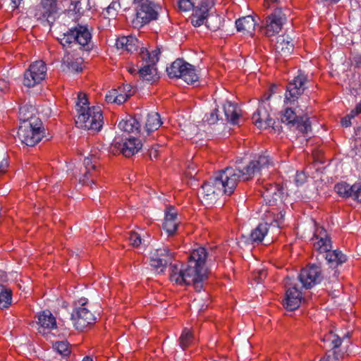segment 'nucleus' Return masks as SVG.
<instances>
[{"instance_id": "nucleus-43", "label": "nucleus", "mask_w": 361, "mask_h": 361, "mask_svg": "<svg viewBox=\"0 0 361 361\" xmlns=\"http://www.w3.org/2000/svg\"><path fill=\"white\" fill-rule=\"evenodd\" d=\"M186 171L185 173L188 177L193 178L197 174V165L192 161V159H188L185 162Z\"/></svg>"}, {"instance_id": "nucleus-36", "label": "nucleus", "mask_w": 361, "mask_h": 361, "mask_svg": "<svg viewBox=\"0 0 361 361\" xmlns=\"http://www.w3.org/2000/svg\"><path fill=\"white\" fill-rule=\"evenodd\" d=\"M307 82V75L305 73H300L291 81H290L289 83L293 84V86H296V88H300L301 90V92L303 94L306 89V84Z\"/></svg>"}, {"instance_id": "nucleus-8", "label": "nucleus", "mask_w": 361, "mask_h": 361, "mask_svg": "<svg viewBox=\"0 0 361 361\" xmlns=\"http://www.w3.org/2000/svg\"><path fill=\"white\" fill-rule=\"evenodd\" d=\"M35 121L22 123L18 128L17 132L18 137L27 146H34L44 136V133L41 130V121L37 120H35Z\"/></svg>"}, {"instance_id": "nucleus-4", "label": "nucleus", "mask_w": 361, "mask_h": 361, "mask_svg": "<svg viewBox=\"0 0 361 361\" xmlns=\"http://www.w3.org/2000/svg\"><path fill=\"white\" fill-rule=\"evenodd\" d=\"M78 116L76 124L82 128L98 132L103 126V115L99 106H89L87 94L79 92L76 102Z\"/></svg>"}, {"instance_id": "nucleus-38", "label": "nucleus", "mask_w": 361, "mask_h": 361, "mask_svg": "<svg viewBox=\"0 0 361 361\" xmlns=\"http://www.w3.org/2000/svg\"><path fill=\"white\" fill-rule=\"evenodd\" d=\"M53 348L63 357H66L71 353L69 344L66 341L56 342L53 345Z\"/></svg>"}, {"instance_id": "nucleus-28", "label": "nucleus", "mask_w": 361, "mask_h": 361, "mask_svg": "<svg viewBox=\"0 0 361 361\" xmlns=\"http://www.w3.org/2000/svg\"><path fill=\"white\" fill-rule=\"evenodd\" d=\"M146 63L145 65L139 69L138 73L142 80L152 83L159 78L157 76V71L154 65L150 63Z\"/></svg>"}, {"instance_id": "nucleus-19", "label": "nucleus", "mask_w": 361, "mask_h": 361, "mask_svg": "<svg viewBox=\"0 0 361 361\" xmlns=\"http://www.w3.org/2000/svg\"><path fill=\"white\" fill-rule=\"evenodd\" d=\"M177 212L173 207H169L165 214L163 228L169 235H173L178 228Z\"/></svg>"}, {"instance_id": "nucleus-20", "label": "nucleus", "mask_w": 361, "mask_h": 361, "mask_svg": "<svg viewBox=\"0 0 361 361\" xmlns=\"http://www.w3.org/2000/svg\"><path fill=\"white\" fill-rule=\"evenodd\" d=\"M82 58L76 57L70 53H66L62 58V66L70 72H81L82 71Z\"/></svg>"}, {"instance_id": "nucleus-50", "label": "nucleus", "mask_w": 361, "mask_h": 361, "mask_svg": "<svg viewBox=\"0 0 361 361\" xmlns=\"http://www.w3.org/2000/svg\"><path fill=\"white\" fill-rule=\"evenodd\" d=\"M130 97V94H118L117 92L116 94V104H121L123 103H124L127 99L128 98H129Z\"/></svg>"}, {"instance_id": "nucleus-24", "label": "nucleus", "mask_w": 361, "mask_h": 361, "mask_svg": "<svg viewBox=\"0 0 361 361\" xmlns=\"http://www.w3.org/2000/svg\"><path fill=\"white\" fill-rule=\"evenodd\" d=\"M116 46L117 49H121L130 53L137 51L139 47L137 39L133 36H123L116 39Z\"/></svg>"}, {"instance_id": "nucleus-48", "label": "nucleus", "mask_w": 361, "mask_h": 361, "mask_svg": "<svg viewBox=\"0 0 361 361\" xmlns=\"http://www.w3.org/2000/svg\"><path fill=\"white\" fill-rule=\"evenodd\" d=\"M307 180V176L303 171L298 172L295 176V182L298 186L303 185Z\"/></svg>"}, {"instance_id": "nucleus-7", "label": "nucleus", "mask_w": 361, "mask_h": 361, "mask_svg": "<svg viewBox=\"0 0 361 361\" xmlns=\"http://www.w3.org/2000/svg\"><path fill=\"white\" fill-rule=\"evenodd\" d=\"M166 71L170 78H181L188 84H194L199 79L195 67L180 59L173 61Z\"/></svg>"}, {"instance_id": "nucleus-6", "label": "nucleus", "mask_w": 361, "mask_h": 361, "mask_svg": "<svg viewBox=\"0 0 361 361\" xmlns=\"http://www.w3.org/2000/svg\"><path fill=\"white\" fill-rule=\"evenodd\" d=\"M136 11L133 20L134 27L140 28L158 18L159 6L150 0H133Z\"/></svg>"}, {"instance_id": "nucleus-41", "label": "nucleus", "mask_w": 361, "mask_h": 361, "mask_svg": "<svg viewBox=\"0 0 361 361\" xmlns=\"http://www.w3.org/2000/svg\"><path fill=\"white\" fill-rule=\"evenodd\" d=\"M32 113L29 112V107L27 106H21L19 109V117L20 120L24 122H33L32 118H31Z\"/></svg>"}, {"instance_id": "nucleus-56", "label": "nucleus", "mask_w": 361, "mask_h": 361, "mask_svg": "<svg viewBox=\"0 0 361 361\" xmlns=\"http://www.w3.org/2000/svg\"><path fill=\"white\" fill-rule=\"evenodd\" d=\"M8 163L7 161V159H4L1 163H0V172L1 173H3V172H5V171L6 170V169L8 168Z\"/></svg>"}, {"instance_id": "nucleus-9", "label": "nucleus", "mask_w": 361, "mask_h": 361, "mask_svg": "<svg viewBox=\"0 0 361 361\" xmlns=\"http://www.w3.org/2000/svg\"><path fill=\"white\" fill-rule=\"evenodd\" d=\"M270 105H267L264 101L259 102L257 110L253 114L252 119L255 126L259 128H271L275 133H280L282 127L276 124V121L270 117Z\"/></svg>"}, {"instance_id": "nucleus-59", "label": "nucleus", "mask_w": 361, "mask_h": 361, "mask_svg": "<svg viewBox=\"0 0 361 361\" xmlns=\"http://www.w3.org/2000/svg\"><path fill=\"white\" fill-rule=\"evenodd\" d=\"M21 1L22 0H11L12 8L13 9L17 8L19 6Z\"/></svg>"}, {"instance_id": "nucleus-44", "label": "nucleus", "mask_w": 361, "mask_h": 361, "mask_svg": "<svg viewBox=\"0 0 361 361\" xmlns=\"http://www.w3.org/2000/svg\"><path fill=\"white\" fill-rule=\"evenodd\" d=\"M286 298H295V300H301V292L296 288L295 285H294L293 287L288 288L286 294Z\"/></svg>"}, {"instance_id": "nucleus-33", "label": "nucleus", "mask_w": 361, "mask_h": 361, "mask_svg": "<svg viewBox=\"0 0 361 361\" xmlns=\"http://www.w3.org/2000/svg\"><path fill=\"white\" fill-rule=\"evenodd\" d=\"M11 290L2 285H0V309L8 308L11 304Z\"/></svg>"}, {"instance_id": "nucleus-51", "label": "nucleus", "mask_w": 361, "mask_h": 361, "mask_svg": "<svg viewBox=\"0 0 361 361\" xmlns=\"http://www.w3.org/2000/svg\"><path fill=\"white\" fill-rule=\"evenodd\" d=\"M267 271L261 269L257 272V276H255V280L257 281V283H259L267 277Z\"/></svg>"}, {"instance_id": "nucleus-35", "label": "nucleus", "mask_w": 361, "mask_h": 361, "mask_svg": "<svg viewBox=\"0 0 361 361\" xmlns=\"http://www.w3.org/2000/svg\"><path fill=\"white\" fill-rule=\"evenodd\" d=\"M204 120L209 125L216 123L219 121L224 122V117L221 115V111L219 109H214L209 114L204 116Z\"/></svg>"}, {"instance_id": "nucleus-53", "label": "nucleus", "mask_w": 361, "mask_h": 361, "mask_svg": "<svg viewBox=\"0 0 361 361\" xmlns=\"http://www.w3.org/2000/svg\"><path fill=\"white\" fill-rule=\"evenodd\" d=\"M334 338L331 340L333 348H338L342 343V339L337 335H333Z\"/></svg>"}, {"instance_id": "nucleus-46", "label": "nucleus", "mask_w": 361, "mask_h": 361, "mask_svg": "<svg viewBox=\"0 0 361 361\" xmlns=\"http://www.w3.org/2000/svg\"><path fill=\"white\" fill-rule=\"evenodd\" d=\"M128 240L130 244L134 247H138L141 244V237L135 232H130L129 233Z\"/></svg>"}, {"instance_id": "nucleus-32", "label": "nucleus", "mask_w": 361, "mask_h": 361, "mask_svg": "<svg viewBox=\"0 0 361 361\" xmlns=\"http://www.w3.org/2000/svg\"><path fill=\"white\" fill-rule=\"evenodd\" d=\"M39 323L42 327L54 329L56 326V322L54 317L50 312H42L38 317Z\"/></svg>"}, {"instance_id": "nucleus-5", "label": "nucleus", "mask_w": 361, "mask_h": 361, "mask_svg": "<svg viewBox=\"0 0 361 361\" xmlns=\"http://www.w3.org/2000/svg\"><path fill=\"white\" fill-rule=\"evenodd\" d=\"M91 39L92 35L87 26L78 25L63 33L59 41L64 48H72L77 45L82 48L88 47Z\"/></svg>"}, {"instance_id": "nucleus-55", "label": "nucleus", "mask_w": 361, "mask_h": 361, "mask_svg": "<svg viewBox=\"0 0 361 361\" xmlns=\"http://www.w3.org/2000/svg\"><path fill=\"white\" fill-rule=\"evenodd\" d=\"M361 114V102L358 103L355 109H352L350 111V116L355 117L356 116Z\"/></svg>"}, {"instance_id": "nucleus-15", "label": "nucleus", "mask_w": 361, "mask_h": 361, "mask_svg": "<svg viewBox=\"0 0 361 361\" xmlns=\"http://www.w3.org/2000/svg\"><path fill=\"white\" fill-rule=\"evenodd\" d=\"M286 20V15L281 9L278 8L267 17L266 25L264 28V34L268 36H273L279 33Z\"/></svg>"}, {"instance_id": "nucleus-57", "label": "nucleus", "mask_w": 361, "mask_h": 361, "mask_svg": "<svg viewBox=\"0 0 361 361\" xmlns=\"http://www.w3.org/2000/svg\"><path fill=\"white\" fill-rule=\"evenodd\" d=\"M271 96V94L270 93H265V94L263 95V97H262V99H261L260 102H263L264 101V102L266 103V104H267V105L269 104L268 103V102H269V99H270Z\"/></svg>"}, {"instance_id": "nucleus-17", "label": "nucleus", "mask_w": 361, "mask_h": 361, "mask_svg": "<svg viewBox=\"0 0 361 361\" xmlns=\"http://www.w3.org/2000/svg\"><path fill=\"white\" fill-rule=\"evenodd\" d=\"M221 115L224 114V121L232 125H239L243 120L240 109L237 104L231 102H226L221 110Z\"/></svg>"}, {"instance_id": "nucleus-14", "label": "nucleus", "mask_w": 361, "mask_h": 361, "mask_svg": "<svg viewBox=\"0 0 361 361\" xmlns=\"http://www.w3.org/2000/svg\"><path fill=\"white\" fill-rule=\"evenodd\" d=\"M82 306L76 308L71 314V319L76 329L83 331L87 326L94 323L96 318L94 314L86 307Z\"/></svg>"}, {"instance_id": "nucleus-42", "label": "nucleus", "mask_w": 361, "mask_h": 361, "mask_svg": "<svg viewBox=\"0 0 361 361\" xmlns=\"http://www.w3.org/2000/svg\"><path fill=\"white\" fill-rule=\"evenodd\" d=\"M300 303V300L285 298L283 306L287 310L293 311L299 307Z\"/></svg>"}, {"instance_id": "nucleus-39", "label": "nucleus", "mask_w": 361, "mask_h": 361, "mask_svg": "<svg viewBox=\"0 0 361 361\" xmlns=\"http://www.w3.org/2000/svg\"><path fill=\"white\" fill-rule=\"evenodd\" d=\"M208 301L209 295L207 293H205L204 298H195L192 302V307L199 312L202 311L208 307Z\"/></svg>"}, {"instance_id": "nucleus-10", "label": "nucleus", "mask_w": 361, "mask_h": 361, "mask_svg": "<svg viewBox=\"0 0 361 361\" xmlns=\"http://www.w3.org/2000/svg\"><path fill=\"white\" fill-rule=\"evenodd\" d=\"M150 265L159 274L164 273L166 267L171 265L173 253L166 246L154 249L149 254Z\"/></svg>"}, {"instance_id": "nucleus-11", "label": "nucleus", "mask_w": 361, "mask_h": 361, "mask_svg": "<svg viewBox=\"0 0 361 361\" xmlns=\"http://www.w3.org/2000/svg\"><path fill=\"white\" fill-rule=\"evenodd\" d=\"M46 75V63L43 61H36L25 71L23 85L27 87H32L40 83L45 78Z\"/></svg>"}, {"instance_id": "nucleus-30", "label": "nucleus", "mask_w": 361, "mask_h": 361, "mask_svg": "<svg viewBox=\"0 0 361 361\" xmlns=\"http://www.w3.org/2000/svg\"><path fill=\"white\" fill-rule=\"evenodd\" d=\"M302 94L300 88H296L293 84L289 82L286 85L284 102L286 104H294L299 97Z\"/></svg>"}, {"instance_id": "nucleus-13", "label": "nucleus", "mask_w": 361, "mask_h": 361, "mask_svg": "<svg viewBox=\"0 0 361 361\" xmlns=\"http://www.w3.org/2000/svg\"><path fill=\"white\" fill-rule=\"evenodd\" d=\"M321 267L317 264H311L303 268L298 275V279L302 287L309 289L322 280Z\"/></svg>"}, {"instance_id": "nucleus-25", "label": "nucleus", "mask_w": 361, "mask_h": 361, "mask_svg": "<svg viewBox=\"0 0 361 361\" xmlns=\"http://www.w3.org/2000/svg\"><path fill=\"white\" fill-rule=\"evenodd\" d=\"M235 25L238 32L252 35L255 31L256 22L252 16H247L238 19Z\"/></svg>"}, {"instance_id": "nucleus-40", "label": "nucleus", "mask_w": 361, "mask_h": 361, "mask_svg": "<svg viewBox=\"0 0 361 361\" xmlns=\"http://www.w3.org/2000/svg\"><path fill=\"white\" fill-rule=\"evenodd\" d=\"M121 8V4L118 0H112L111 3L106 8V13L109 18H115Z\"/></svg>"}, {"instance_id": "nucleus-45", "label": "nucleus", "mask_w": 361, "mask_h": 361, "mask_svg": "<svg viewBox=\"0 0 361 361\" xmlns=\"http://www.w3.org/2000/svg\"><path fill=\"white\" fill-rule=\"evenodd\" d=\"M84 166L85 168V172L84 173V178L81 180L85 183L87 178V174L90 172L91 170H94L97 167L95 161H92V159H84Z\"/></svg>"}, {"instance_id": "nucleus-31", "label": "nucleus", "mask_w": 361, "mask_h": 361, "mask_svg": "<svg viewBox=\"0 0 361 361\" xmlns=\"http://www.w3.org/2000/svg\"><path fill=\"white\" fill-rule=\"evenodd\" d=\"M268 232L267 224H259L250 234L249 240L252 243H261Z\"/></svg>"}, {"instance_id": "nucleus-16", "label": "nucleus", "mask_w": 361, "mask_h": 361, "mask_svg": "<svg viewBox=\"0 0 361 361\" xmlns=\"http://www.w3.org/2000/svg\"><path fill=\"white\" fill-rule=\"evenodd\" d=\"M336 192L342 197L353 198L361 202V183H355L350 185L346 182L338 183L335 185Z\"/></svg>"}, {"instance_id": "nucleus-1", "label": "nucleus", "mask_w": 361, "mask_h": 361, "mask_svg": "<svg viewBox=\"0 0 361 361\" xmlns=\"http://www.w3.org/2000/svg\"><path fill=\"white\" fill-rule=\"evenodd\" d=\"M242 159L237 162L235 169L227 167L204 183L200 191L202 202L207 206L214 204L223 195H231L236 188L240 178L248 180L261 168L258 159H252L243 165Z\"/></svg>"}, {"instance_id": "nucleus-27", "label": "nucleus", "mask_w": 361, "mask_h": 361, "mask_svg": "<svg viewBox=\"0 0 361 361\" xmlns=\"http://www.w3.org/2000/svg\"><path fill=\"white\" fill-rule=\"evenodd\" d=\"M140 122L135 117L123 119L118 124L121 130L128 133H140Z\"/></svg>"}, {"instance_id": "nucleus-54", "label": "nucleus", "mask_w": 361, "mask_h": 361, "mask_svg": "<svg viewBox=\"0 0 361 361\" xmlns=\"http://www.w3.org/2000/svg\"><path fill=\"white\" fill-rule=\"evenodd\" d=\"M354 117H351L350 116V113L349 114H348L346 116H345L344 118H343L341 119V125L343 127H348L351 125V122H350V120L351 118H353Z\"/></svg>"}, {"instance_id": "nucleus-3", "label": "nucleus", "mask_w": 361, "mask_h": 361, "mask_svg": "<svg viewBox=\"0 0 361 361\" xmlns=\"http://www.w3.org/2000/svg\"><path fill=\"white\" fill-rule=\"evenodd\" d=\"M214 0H178V5L180 10L189 11L193 8L192 13L190 17L194 27H200L205 24L207 28L212 31L217 30L220 27L221 19L219 16H209V11L214 6Z\"/></svg>"}, {"instance_id": "nucleus-22", "label": "nucleus", "mask_w": 361, "mask_h": 361, "mask_svg": "<svg viewBox=\"0 0 361 361\" xmlns=\"http://www.w3.org/2000/svg\"><path fill=\"white\" fill-rule=\"evenodd\" d=\"M276 51L281 56H288L293 52L294 46L292 39L288 37L281 35L278 37L275 44Z\"/></svg>"}, {"instance_id": "nucleus-12", "label": "nucleus", "mask_w": 361, "mask_h": 361, "mask_svg": "<svg viewBox=\"0 0 361 361\" xmlns=\"http://www.w3.org/2000/svg\"><path fill=\"white\" fill-rule=\"evenodd\" d=\"M281 122L290 128L295 127L302 133H307L311 130L310 118L307 116H298L292 108L287 107L281 113Z\"/></svg>"}, {"instance_id": "nucleus-64", "label": "nucleus", "mask_w": 361, "mask_h": 361, "mask_svg": "<svg viewBox=\"0 0 361 361\" xmlns=\"http://www.w3.org/2000/svg\"><path fill=\"white\" fill-rule=\"evenodd\" d=\"M82 156H84V157H85V158H86V159H88V158H89V156H85V154H82Z\"/></svg>"}, {"instance_id": "nucleus-34", "label": "nucleus", "mask_w": 361, "mask_h": 361, "mask_svg": "<svg viewBox=\"0 0 361 361\" xmlns=\"http://www.w3.org/2000/svg\"><path fill=\"white\" fill-rule=\"evenodd\" d=\"M194 341V336L192 331L185 328L179 338V345L183 349L185 350L186 348L190 346Z\"/></svg>"}, {"instance_id": "nucleus-21", "label": "nucleus", "mask_w": 361, "mask_h": 361, "mask_svg": "<svg viewBox=\"0 0 361 361\" xmlns=\"http://www.w3.org/2000/svg\"><path fill=\"white\" fill-rule=\"evenodd\" d=\"M120 152L126 158H129L137 153L142 148L141 141L135 137H130L123 144L120 145Z\"/></svg>"}, {"instance_id": "nucleus-2", "label": "nucleus", "mask_w": 361, "mask_h": 361, "mask_svg": "<svg viewBox=\"0 0 361 361\" xmlns=\"http://www.w3.org/2000/svg\"><path fill=\"white\" fill-rule=\"evenodd\" d=\"M207 252L204 247H200L191 252L188 264L179 268L171 265L170 280L180 285H192L196 291L200 292L203 287V281L207 278L205 261Z\"/></svg>"}, {"instance_id": "nucleus-62", "label": "nucleus", "mask_w": 361, "mask_h": 361, "mask_svg": "<svg viewBox=\"0 0 361 361\" xmlns=\"http://www.w3.org/2000/svg\"><path fill=\"white\" fill-rule=\"evenodd\" d=\"M82 361H93L92 358L89 356H86L83 358Z\"/></svg>"}, {"instance_id": "nucleus-29", "label": "nucleus", "mask_w": 361, "mask_h": 361, "mask_svg": "<svg viewBox=\"0 0 361 361\" xmlns=\"http://www.w3.org/2000/svg\"><path fill=\"white\" fill-rule=\"evenodd\" d=\"M162 122L161 121L160 116L157 112H151L147 114V120L145 122V130L147 135L154 130L159 129Z\"/></svg>"}, {"instance_id": "nucleus-26", "label": "nucleus", "mask_w": 361, "mask_h": 361, "mask_svg": "<svg viewBox=\"0 0 361 361\" xmlns=\"http://www.w3.org/2000/svg\"><path fill=\"white\" fill-rule=\"evenodd\" d=\"M325 259L330 267L334 269L346 261V256L338 250L327 251Z\"/></svg>"}, {"instance_id": "nucleus-60", "label": "nucleus", "mask_w": 361, "mask_h": 361, "mask_svg": "<svg viewBox=\"0 0 361 361\" xmlns=\"http://www.w3.org/2000/svg\"><path fill=\"white\" fill-rule=\"evenodd\" d=\"M320 162L318 161V159H314L312 161V162L311 163L310 167V168H315L316 171H318L319 169L318 168H316L317 166L319 164Z\"/></svg>"}, {"instance_id": "nucleus-47", "label": "nucleus", "mask_w": 361, "mask_h": 361, "mask_svg": "<svg viewBox=\"0 0 361 361\" xmlns=\"http://www.w3.org/2000/svg\"><path fill=\"white\" fill-rule=\"evenodd\" d=\"M164 147L162 146L157 145L156 147H152L149 149V158H157L159 156L163 155L162 151Z\"/></svg>"}, {"instance_id": "nucleus-49", "label": "nucleus", "mask_w": 361, "mask_h": 361, "mask_svg": "<svg viewBox=\"0 0 361 361\" xmlns=\"http://www.w3.org/2000/svg\"><path fill=\"white\" fill-rule=\"evenodd\" d=\"M116 94L117 90H113L112 91L109 92V94L106 95V101L108 103H116Z\"/></svg>"}, {"instance_id": "nucleus-52", "label": "nucleus", "mask_w": 361, "mask_h": 361, "mask_svg": "<svg viewBox=\"0 0 361 361\" xmlns=\"http://www.w3.org/2000/svg\"><path fill=\"white\" fill-rule=\"evenodd\" d=\"M8 89H9L8 82L4 79H1L0 80V94L6 93L8 90Z\"/></svg>"}, {"instance_id": "nucleus-37", "label": "nucleus", "mask_w": 361, "mask_h": 361, "mask_svg": "<svg viewBox=\"0 0 361 361\" xmlns=\"http://www.w3.org/2000/svg\"><path fill=\"white\" fill-rule=\"evenodd\" d=\"M160 54L161 51L159 49H156L151 52H149L147 50L142 51L141 52L142 59L146 60V62L150 63L154 66L159 61V56Z\"/></svg>"}, {"instance_id": "nucleus-63", "label": "nucleus", "mask_w": 361, "mask_h": 361, "mask_svg": "<svg viewBox=\"0 0 361 361\" xmlns=\"http://www.w3.org/2000/svg\"><path fill=\"white\" fill-rule=\"evenodd\" d=\"M129 72H130V73H132V74H133V73H136V72H137V69H136V68H130V69H129Z\"/></svg>"}, {"instance_id": "nucleus-58", "label": "nucleus", "mask_w": 361, "mask_h": 361, "mask_svg": "<svg viewBox=\"0 0 361 361\" xmlns=\"http://www.w3.org/2000/svg\"><path fill=\"white\" fill-rule=\"evenodd\" d=\"M270 157L269 154H268L267 151L262 152L257 155V158H269ZM254 158H257V155H255Z\"/></svg>"}, {"instance_id": "nucleus-18", "label": "nucleus", "mask_w": 361, "mask_h": 361, "mask_svg": "<svg viewBox=\"0 0 361 361\" xmlns=\"http://www.w3.org/2000/svg\"><path fill=\"white\" fill-rule=\"evenodd\" d=\"M314 237L317 240L314 243V247L319 253H326L332 248L331 238L323 227L316 230Z\"/></svg>"}, {"instance_id": "nucleus-61", "label": "nucleus", "mask_w": 361, "mask_h": 361, "mask_svg": "<svg viewBox=\"0 0 361 361\" xmlns=\"http://www.w3.org/2000/svg\"><path fill=\"white\" fill-rule=\"evenodd\" d=\"M266 4H275V3H279L281 0H264Z\"/></svg>"}, {"instance_id": "nucleus-23", "label": "nucleus", "mask_w": 361, "mask_h": 361, "mask_svg": "<svg viewBox=\"0 0 361 361\" xmlns=\"http://www.w3.org/2000/svg\"><path fill=\"white\" fill-rule=\"evenodd\" d=\"M39 11L40 13L38 18H46L49 21V18L51 17V15L57 12L56 0H41ZM35 16H37L38 13H36Z\"/></svg>"}]
</instances>
